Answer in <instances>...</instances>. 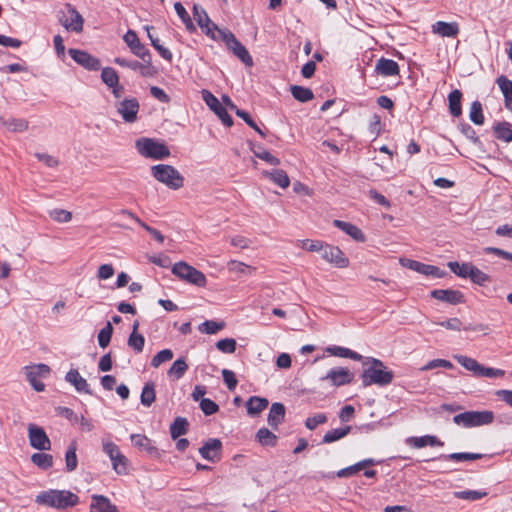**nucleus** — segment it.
<instances>
[{
  "label": "nucleus",
  "instance_id": "obj_52",
  "mask_svg": "<svg viewBox=\"0 0 512 512\" xmlns=\"http://www.w3.org/2000/svg\"><path fill=\"white\" fill-rule=\"evenodd\" d=\"M114 61L116 64L122 67H127L135 71L140 70L143 75H146V70L148 69V66L138 61H131L120 57H117Z\"/></svg>",
  "mask_w": 512,
  "mask_h": 512
},
{
  "label": "nucleus",
  "instance_id": "obj_57",
  "mask_svg": "<svg viewBox=\"0 0 512 512\" xmlns=\"http://www.w3.org/2000/svg\"><path fill=\"white\" fill-rule=\"evenodd\" d=\"M174 9H175L177 15L179 16V18L185 24L186 28L188 30H192L194 28L193 23L191 21V18L189 16L188 12L184 8V6L180 2H176L174 4Z\"/></svg>",
  "mask_w": 512,
  "mask_h": 512
},
{
  "label": "nucleus",
  "instance_id": "obj_56",
  "mask_svg": "<svg viewBox=\"0 0 512 512\" xmlns=\"http://www.w3.org/2000/svg\"><path fill=\"white\" fill-rule=\"evenodd\" d=\"M328 420L326 414L324 413H317L310 417H308L305 421V426L309 430H314L317 428V426L326 423Z\"/></svg>",
  "mask_w": 512,
  "mask_h": 512
},
{
  "label": "nucleus",
  "instance_id": "obj_6",
  "mask_svg": "<svg viewBox=\"0 0 512 512\" xmlns=\"http://www.w3.org/2000/svg\"><path fill=\"white\" fill-rule=\"evenodd\" d=\"M494 420L492 411H467L454 416L453 422L464 427L488 425Z\"/></svg>",
  "mask_w": 512,
  "mask_h": 512
},
{
  "label": "nucleus",
  "instance_id": "obj_13",
  "mask_svg": "<svg viewBox=\"0 0 512 512\" xmlns=\"http://www.w3.org/2000/svg\"><path fill=\"white\" fill-rule=\"evenodd\" d=\"M123 39L133 54L141 58L147 64H150L151 57L149 50L140 42L135 31L128 30Z\"/></svg>",
  "mask_w": 512,
  "mask_h": 512
},
{
  "label": "nucleus",
  "instance_id": "obj_47",
  "mask_svg": "<svg viewBox=\"0 0 512 512\" xmlns=\"http://www.w3.org/2000/svg\"><path fill=\"white\" fill-rule=\"evenodd\" d=\"M469 117L470 120L476 125H482L484 123L482 105L479 101H474L471 104Z\"/></svg>",
  "mask_w": 512,
  "mask_h": 512
},
{
  "label": "nucleus",
  "instance_id": "obj_54",
  "mask_svg": "<svg viewBox=\"0 0 512 512\" xmlns=\"http://www.w3.org/2000/svg\"><path fill=\"white\" fill-rule=\"evenodd\" d=\"M173 351L171 349H163L159 351L151 360V366L158 368L162 363L168 362L173 358Z\"/></svg>",
  "mask_w": 512,
  "mask_h": 512
},
{
  "label": "nucleus",
  "instance_id": "obj_12",
  "mask_svg": "<svg viewBox=\"0 0 512 512\" xmlns=\"http://www.w3.org/2000/svg\"><path fill=\"white\" fill-rule=\"evenodd\" d=\"M321 256L325 261L338 268H346L349 265V259L337 246L325 244L321 251Z\"/></svg>",
  "mask_w": 512,
  "mask_h": 512
},
{
  "label": "nucleus",
  "instance_id": "obj_41",
  "mask_svg": "<svg viewBox=\"0 0 512 512\" xmlns=\"http://www.w3.org/2000/svg\"><path fill=\"white\" fill-rule=\"evenodd\" d=\"M292 96L300 102H308L313 99L314 94L310 88L293 85L290 87Z\"/></svg>",
  "mask_w": 512,
  "mask_h": 512
},
{
  "label": "nucleus",
  "instance_id": "obj_2",
  "mask_svg": "<svg viewBox=\"0 0 512 512\" xmlns=\"http://www.w3.org/2000/svg\"><path fill=\"white\" fill-rule=\"evenodd\" d=\"M78 500L79 498L76 494L64 490H50L40 493L36 498L38 503L57 509L75 506Z\"/></svg>",
  "mask_w": 512,
  "mask_h": 512
},
{
  "label": "nucleus",
  "instance_id": "obj_4",
  "mask_svg": "<svg viewBox=\"0 0 512 512\" xmlns=\"http://www.w3.org/2000/svg\"><path fill=\"white\" fill-rule=\"evenodd\" d=\"M103 452L109 457L112 469L118 475H126L129 468L128 458L120 451L118 445L110 440L102 441Z\"/></svg>",
  "mask_w": 512,
  "mask_h": 512
},
{
  "label": "nucleus",
  "instance_id": "obj_42",
  "mask_svg": "<svg viewBox=\"0 0 512 512\" xmlns=\"http://www.w3.org/2000/svg\"><path fill=\"white\" fill-rule=\"evenodd\" d=\"M31 461L37 467L47 470L53 465V456L46 453H34L31 456Z\"/></svg>",
  "mask_w": 512,
  "mask_h": 512
},
{
  "label": "nucleus",
  "instance_id": "obj_1",
  "mask_svg": "<svg viewBox=\"0 0 512 512\" xmlns=\"http://www.w3.org/2000/svg\"><path fill=\"white\" fill-rule=\"evenodd\" d=\"M363 365L361 378L364 387L371 385L387 386L392 383L394 373L381 360L372 357L367 358Z\"/></svg>",
  "mask_w": 512,
  "mask_h": 512
},
{
  "label": "nucleus",
  "instance_id": "obj_62",
  "mask_svg": "<svg viewBox=\"0 0 512 512\" xmlns=\"http://www.w3.org/2000/svg\"><path fill=\"white\" fill-rule=\"evenodd\" d=\"M216 347L223 353H234L236 350V341L232 338L221 339L216 343Z\"/></svg>",
  "mask_w": 512,
  "mask_h": 512
},
{
  "label": "nucleus",
  "instance_id": "obj_31",
  "mask_svg": "<svg viewBox=\"0 0 512 512\" xmlns=\"http://www.w3.org/2000/svg\"><path fill=\"white\" fill-rule=\"evenodd\" d=\"M0 122L11 132H23L28 129V121L25 119L1 116Z\"/></svg>",
  "mask_w": 512,
  "mask_h": 512
},
{
  "label": "nucleus",
  "instance_id": "obj_64",
  "mask_svg": "<svg viewBox=\"0 0 512 512\" xmlns=\"http://www.w3.org/2000/svg\"><path fill=\"white\" fill-rule=\"evenodd\" d=\"M325 243L319 240L305 239L301 241V248L310 252H321Z\"/></svg>",
  "mask_w": 512,
  "mask_h": 512
},
{
  "label": "nucleus",
  "instance_id": "obj_24",
  "mask_svg": "<svg viewBox=\"0 0 512 512\" xmlns=\"http://www.w3.org/2000/svg\"><path fill=\"white\" fill-rule=\"evenodd\" d=\"M285 418V407L282 403H273L270 407L268 414V424L274 430L278 429V426L284 421Z\"/></svg>",
  "mask_w": 512,
  "mask_h": 512
},
{
  "label": "nucleus",
  "instance_id": "obj_48",
  "mask_svg": "<svg viewBox=\"0 0 512 512\" xmlns=\"http://www.w3.org/2000/svg\"><path fill=\"white\" fill-rule=\"evenodd\" d=\"M101 79L108 87L116 86L119 83V76L111 67H105L102 69Z\"/></svg>",
  "mask_w": 512,
  "mask_h": 512
},
{
  "label": "nucleus",
  "instance_id": "obj_34",
  "mask_svg": "<svg viewBox=\"0 0 512 512\" xmlns=\"http://www.w3.org/2000/svg\"><path fill=\"white\" fill-rule=\"evenodd\" d=\"M263 174L283 189L289 187L290 185V179L284 170L275 169L271 172L266 171Z\"/></svg>",
  "mask_w": 512,
  "mask_h": 512
},
{
  "label": "nucleus",
  "instance_id": "obj_61",
  "mask_svg": "<svg viewBox=\"0 0 512 512\" xmlns=\"http://www.w3.org/2000/svg\"><path fill=\"white\" fill-rule=\"evenodd\" d=\"M453 364L445 359H434L429 361L426 365L421 368V371H428L436 368H446L451 369Z\"/></svg>",
  "mask_w": 512,
  "mask_h": 512
},
{
  "label": "nucleus",
  "instance_id": "obj_30",
  "mask_svg": "<svg viewBox=\"0 0 512 512\" xmlns=\"http://www.w3.org/2000/svg\"><path fill=\"white\" fill-rule=\"evenodd\" d=\"M269 405L266 398L252 396L246 402L247 413L250 416H256Z\"/></svg>",
  "mask_w": 512,
  "mask_h": 512
},
{
  "label": "nucleus",
  "instance_id": "obj_20",
  "mask_svg": "<svg viewBox=\"0 0 512 512\" xmlns=\"http://www.w3.org/2000/svg\"><path fill=\"white\" fill-rule=\"evenodd\" d=\"M431 297L453 305L464 302V296L458 290L436 289L431 292Z\"/></svg>",
  "mask_w": 512,
  "mask_h": 512
},
{
  "label": "nucleus",
  "instance_id": "obj_33",
  "mask_svg": "<svg viewBox=\"0 0 512 512\" xmlns=\"http://www.w3.org/2000/svg\"><path fill=\"white\" fill-rule=\"evenodd\" d=\"M461 99L462 93L458 89L453 90L448 95L449 111L454 117H459L462 114Z\"/></svg>",
  "mask_w": 512,
  "mask_h": 512
},
{
  "label": "nucleus",
  "instance_id": "obj_17",
  "mask_svg": "<svg viewBox=\"0 0 512 512\" xmlns=\"http://www.w3.org/2000/svg\"><path fill=\"white\" fill-rule=\"evenodd\" d=\"M353 379V374L347 368L331 369L321 378V380H329L334 386H342L349 384Z\"/></svg>",
  "mask_w": 512,
  "mask_h": 512
},
{
  "label": "nucleus",
  "instance_id": "obj_23",
  "mask_svg": "<svg viewBox=\"0 0 512 512\" xmlns=\"http://www.w3.org/2000/svg\"><path fill=\"white\" fill-rule=\"evenodd\" d=\"M460 29L456 22L437 21L432 25V32L442 37H455Z\"/></svg>",
  "mask_w": 512,
  "mask_h": 512
},
{
  "label": "nucleus",
  "instance_id": "obj_63",
  "mask_svg": "<svg viewBox=\"0 0 512 512\" xmlns=\"http://www.w3.org/2000/svg\"><path fill=\"white\" fill-rule=\"evenodd\" d=\"M199 405L202 412L207 416L213 415L219 410V406L209 398L201 399Z\"/></svg>",
  "mask_w": 512,
  "mask_h": 512
},
{
  "label": "nucleus",
  "instance_id": "obj_8",
  "mask_svg": "<svg viewBox=\"0 0 512 512\" xmlns=\"http://www.w3.org/2000/svg\"><path fill=\"white\" fill-rule=\"evenodd\" d=\"M115 107L124 122L134 123L137 121L140 105L136 98L117 101Z\"/></svg>",
  "mask_w": 512,
  "mask_h": 512
},
{
  "label": "nucleus",
  "instance_id": "obj_28",
  "mask_svg": "<svg viewBox=\"0 0 512 512\" xmlns=\"http://www.w3.org/2000/svg\"><path fill=\"white\" fill-rule=\"evenodd\" d=\"M407 443L414 448H423L425 446H443L444 443L439 440L436 436L425 435L421 437H410L407 439Z\"/></svg>",
  "mask_w": 512,
  "mask_h": 512
},
{
  "label": "nucleus",
  "instance_id": "obj_3",
  "mask_svg": "<svg viewBox=\"0 0 512 512\" xmlns=\"http://www.w3.org/2000/svg\"><path fill=\"white\" fill-rule=\"evenodd\" d=\"M151 174L158 182L173 190L180 189L184 184V177L171 165H154L151 167Z\"/></svg>",
  "mask_w": 512,
  "mask_h": 512
},
{
  "label": "nucleus",
  "instance_id": "obj_43",
  "mask_svg": "<svg viewBox=\"0 0 512 512\" xmlns=\"http://www.w3.org/2000/svg\"><path fill=\"white\" fill-rule=\"evenodd\" d=\"M156 393H155V385L153 382H148L144 385L141 393V403L146 406L150 407L151 404L155 401Z\"/></svg>",
  "mask_w": 512,
  "mask_h": 512
},
{
  "label": "nucleus",
  "instance_id": "obj_35",
  "mask_svg": "<svg viewBox=\"0 0 512 512\" xmlns=\"http://www.w3.org/2000/svg\"><path fill=\"white\" fill-rule=\"evenodd\" d=\"M187 370L188 364L186 363L185 358L181 357L174 361L172 366L167 371V374L169 377L175 380H179L184 376Z\"/></svg>",
  "mask_w": 512,
  "mask_h": 512
},
{
  "label": "nucleus",
  "instance_id": "obj_25",
  "mask_svg": "<svg viewBox=\"0 0 512 512\" xmlns=\"http://www.w3.org/2000/svg\"><path fill=\"white\" fill-rule=\"evenodd\" d=\"M376 71L384 77L396 76L399 74V65L394 60L381 58L377 61Z\"/></svg>",
  "mask_w": 512,
  "mask_h": 512
},
{
  "label": "nucleus",
  "instance_id": "obj_60",
  "mask_svg": "<svg viewBox=\"0 0 512 512\" xmlns=\"http://www.w3.org/2000/svg\"><path fill=\"white\" fill-rule=\"evenodd\" d=\"M254 154L257 158L267 162L270 165L277 166L280 164V160L277 157L273 156L270 152L263 148L254 150Z\"/></svg>",
  "mask_w": 512,
  "mask_h": 512
},
{
  "label": "nucleus",
  "instance_id": "obj_46",
  "mask_svg": "<svg viewBox=\"0 0 512 512\" xmlns=\"http://www.w3.org/2000/svg\"><path fill=\"white\" fill-rule=\"evenodd\" d=\"M65 462L67 471L71 472L77 468L76 443L72 442L65 454Z\"/></svg>",
  "mask_w": 512,
  "mask_h": 512
},
{
  "label": "nucleus",
  "instance_id": "obj_36",
  "mask_svg": "<svg viewBox=\"0 0 512 512\" xmlns=\"http://www.w3.org/2000/svg\"><path fill=\"white\" fill-rule=\"evenodd\" d=\"M482 458L480 453L457 452L448 455H440L437 459L452 460L456 462L478 460ZM433 458L432 460H435Z\"/></svg>",
  "mask_w": 512,
  "mask_h": 512
},
{
  "label": "nucleus",
  "instance_id": "obj_49",
  "mask_svg": "<svg viewBox=\"0 0 512 512\" xmlns=\"http://www.w3.org/2000/svg\"><path fill=\"white\" fill-rule=\"evenodd\" d=\"M113 326L111 322H107L105 327L102 328L98 334V343L101 348H106L112 337Z\"/></svg>",
  "mask_w": 512,
  "mask_h": 512
},
{
  "label": "nucleus",
  "instance_id": "obj_11",
  "mask_svg": "<svg viewBox=\"0 0 512 512\" xmlns=\"http://www.w3.org/2000/svg\"><path fill=\"white\" fill-rule=\"evenodd\" d=\"M26 377L31 386L37 392H41L44 390L45 385L40 381V378L46 377L50 368L46 364H37L34 366L25 367Z\"/></svg>",
  "mask_w": 512,
  "mask_h": 512
},
{
  "label": "nucleus",
  "instance_id": "obj_15",
  "mask_svg": "<svg viewBox=\"0 0 512 512\" xmlns=\"http://www.w3.org/2000/svg\"><path fill=\"white\" fill-rule=\"evenodd\" d=\"M67 13L60 18L61 24L70 31L81 32L83 30V17L81 14L71 5H66Z\"/></svg>",
  "mask_w": 512,
  "mask_h": 512
},
{
  "label": "nucleus",
  "instance_id": "obj_29",
  "mask_svg": "<svg viewBox=\"0 0 512 512\" xmlns=\"http://www.w3.org/2000/svg\"><path fill=\"white\" fill-rule=\"evenodd\" d=\"M411 270L421 273L426 276H432L435 278H441L444 276V271L440 270L437 266L424 264L419 261L416 263H410Z\"/></svg>",
  "mask_w": 512,
  "mask_h": 512
},
{
  "label": "nucleus",
  "instance_id": "obj_55",
  "mask_svg": "<svg viewBox=\"0 0 512 512\" xmlns=\"http://www.w3.org/2000/svg\"><path fill=\"white\" fill-rule=\"evenodd\" d=\"M49 216L58 223H67L72 219V213L70 211L59 208L50 210Z\"/></svg>",
  "mask_w": 512,
  "mask_h": 512
},
{
  "label": "nucleus",
  "instance_id": "obj_9",
  "mask_svg": "<svg viewBox=\"0 0 512 512\" xmlns=\"http://www.w3.org/2000/svg\"><path fill=\"white\" fill-rule=\"evenodd\" d=\"M201 94L206 105L221 119L222 123L227 127L232 126L233 119L219 100L208 90H202Z\"/></svg>",
  "mask_w": 512,
  "mask_h": 512
},
{
  "label": "nucleus",
  "instance_id": "obj_37",
  "mask_svg": "<svg viewBox=\"0 0 512 512\" xmlns=\"http://www.w3.org/2000/svg\"><path fill=\"white\" fill-rule=\"evenodd\" d=\"M256 439L262 446L274 447L277 436L267 428H260L256 433Z\"/></svg>",
  "mask_w": 512,
  "mask_h": 512
},
{
  "label": "nucleus",
  "instance_id": "obj_10",
  "mask_svg": "<svg viewBox=\"0 0 512 512\" xmlns=\"http://www.w3.org/2000/svg\"><path fill=\"white\" fill-rule=\"evenodd\" d=\"M28 438L30 445L37 450H50L51 441L42 427L35 424L28 425Z\"/></svg>",
  "mask_w": 512,
  "mask_h": 512
},
{
  "label": "nucleus",
  "instance_id": "obj_32",
  "mask_svg": "<svg viewBox=\"0 0 512 512\" xmlns=\"http://www.w3.org/2000/svg\"><path fill=\"white\" fill-rule=\"evenodd\" d=\"M454 359L465 369L471 371L475 376L480 375L483 365L477 360L464 355H455Z\"/></svg>",
  "mask_w": 512,
  "mask_h": 512
},
{
  "label": "nucleus",
  "instance_id": "obj_16",
  "mask_svg": "<svg viewBox=\"0 0 512 512\" xmlns=\"http://www.w3.org/2000/svg\"><path fill=\"white\" fill-rule=\"evenodd\" d=\"M229 43L226 45L233 54L239 58L246 66L251 67L253 65V59L246 49V47L235 37V35H229Z\"/></svg>",
  "mask_w": 512,
  "mask_h": 512
},
{
  "label": "nucleus",
  "instance_id": "obj_39",
  "mask_svg": "<svg viewBox=\"0 0 512 512\" xmlns=\"http://www.w3.org/2000/svg\"><path fill=\"white\" fill-rule=\"evenodd\" d=\"M148 37L151 41L152 46L158 51L160 56L164 58L165 60L171 61L172 60V53L169 49L165 48L163 45L160 44V40L157 37H154L151 33V30L153 27L146 26L145 27Z\"/></svg>",
  "mask_w": 512,
  "mask_h": 512
},
{
  "label": "nucleus",
  "instance_id": "obj_45",
  "mask_svg": "<svg viewBox=\"0 0 512 512\" xmlns=\"http://www.w3.org/2000/svg\"><path fill=\"white\" fill-rule=\"evenodd\" d=\"M225 327L224 322H216L213 320H206L202 324L199 325L198 329L201 333L205 334H216L220 330H222Z\"/></svg>",
  "mask_w": 512,
  "mask_h": 512
},
{
  "label": "nucleus",
  "instance_id": "obj_7",
  "mask_svg": "<svg viewBox=\"0 0 512 512\" xmlns=\"http://www.w3.org/2000/svg\"><path fill=\"white\" fill-rule=\"evenodd\" d=\"M172 273L181 280L198 287H204L207 283L204 273L183 261L174 264Z\"/></svg>",
  "mask_w": 512,
  "mask_h": 512
},
{
  "label": "nucleus",
  "instance_id": "obj_5",
  "mask_svg": "<svg viewBox=\"0 0 512 512\" xmlns=\"http://www.w3.org/2000/svg\"><path fill=\"white\" fill-rule=\"evenodd\" d=\"M138 152L146 157L162 160L170 156L169 148L164 144L150 138H141L136 141Z\"/></svg>",
  "mask_w": 512,
  "mask_h": 512
},
{
  "label": "nucleus",
  "instance_id": "obj_21",
  "mask_svg": "<svg viewBox=\"0 0 512 512\" xmlns=\"http://www.w3.org/2000/svg\"><path fill=\"white\" fill-rule=\"evenodd\" d=\"M91 499L90 512H119L117 507L103 495L94 494Z\"/></svg>",
  "mask_w": 512,
  "mask_h": 512
},
{
  "label": "nucleus",
  "instance_id": "obj_27",
  "mask_svg": "<svg viewBox=\"0 0 512 512\" xmlns=\"http://www.w3.org/2000/svg\"><path fill=\"white\" fill-rule=\"evenodd\" d=\"M505 101V107L512 111V80L508 79L506 76L501 75L496 80Z\"/></svg>",
  "mask_w": 512,
  "mask_h": 512
},
{
  "label": "nucleus",
  "instance_id": "obj_59",
  "mask_svg": "<svg viewBox=\"0 0 512 512\" xmlns=\"http://www.w3.org/2000/svg\"><path fill=\"white\" fill-rule=\"evenodd\" d=\"M131 441L134 446L143 448L147 451H151L154 449V447L151 446V441L149 438H147L144 435L141 434H132L131 435Z\"/></svg>",
  "mask_w": 512,
  "mask_h": 512
},
{
  "label": "nucleus",
  "instance_id": "obj_22",
  "mask_svg": "<svg viewBox=\"0 0 512 512\" xmlns=\"http://www.w3.org/2000/svg\"><path fill=\"white\" fill-rule=\"evenodd\" d=\"M65 380L74 386L77 392L91 394L89 384L76 369H71L67 372Z\"/></svg>",
  "mask_w": 512,
  "mask_h": 512
},
{
  "label": "nucleus",
  "instance_id": "obj_26",
  "mask_svg": "<svg viewBox=\"0 0 512 512\" xmlns=\"http://www.w3.org/2000/svg\"><path fill=\"white\" fill-rule=\"evenodd\" d=\"M334 225L345 232L347 235L352 237L354 240L363 242L365 240V236L362 231L354 224L345 222L342 220H334Z\"/></svg>",
  "mask_w": 512,
  "mask_h": 512
},
{
  "label": "nucleus",
  "instance_id": "obj_14",
  "mask_svg": "<svg viewBox=\"0 0 512 512\" xmlns=\"http://www.w3.org/2000/svg\"><path fill=\"white\" fill-rule=\"evenodd\" d=\"M69 55L79 65L90 71H97L101 67L100 60L84 50L69 49Z\"/></svg>",
  "mask_w": 512,
  "mask_h": 512
},
{
  "label": "nucleus",
  "instance_id": "obj_51",
  "mask_svg": "<svg viewBox=\"0 0 512 512\" xmlns=\"http://www.w3.org/2000/svg\"><path fill=\"white\" fill-rule=\"evenodd\" d=\"M448 267L451 271L459 277L467 278L469 276L470 268L472 267L471 263H459V262H449Z\"/></svg>",
  "mask_w": 512,
  "mask_h": 512
},
{
  "label": "nucleus",
  "instance_id": "obj_19",
  "mask_svg": "<svg viewBox=\"0 0 512 512\" xmlns=\"http://www.w3.org/2000/svg\"><path fill=\"white\" fill-rule=\"evenodd\" d=\"M193 17L196 20L202 31L211 38H216L215 33L212 31V25L214 24L206 11L199 5L195 4L193 7Z\"/></svg>",
  "mask_w": 512,
  "mask_h": 512
},
{
  "label": "nucleus",
  "instance_id": "obj_18",
  "mask_svg": "<svg viewBox=\"0 0 512 512\" xmlns=\"http://www.w3.org/2000/svg\"><path fill=\"white\" fill-rule=\"evenodd\" d=\"M221 447L222 444L219 439H209L199 449V453L204 459L211 462H216L220 459Z\"/></svg>",
  "mask_w": 512,
  "mask_h": 512
},
{
  "label": "nucleus",
  "instance_id": "obj_50",
  "mask_svg": "<svg viewBox=\"0 0 512 512\" xmlns=\"http://www.w3.org/2000/svg\"><path fill=\"white\" fill-rule=\"evenodd\" d=\"M494 132L498 139L503 140L505 142L512 141V130L510 129L508 123H498L494 127Z\"/></svg>",
  "mask_w": 512,
  "mask_h": 512
},
{
  "label": "nucleus",
  "instance_id": "obj_44",
  "mask_svg": "<svg viewBox=\"0 0 512 512\" xmlns=\"http://www.w3.org/2000/svg\"><path fill=\"white\" fill-rule=\"evenodd\" d=\"M455 498L468 500V501H476L487 496L486 491H478V490H464V491H455L453 493Z\"/></svg>",
  "mask_w": 512,
  "mask_h": 512
},
{
  "label": "nucleus",
  "instance_id": "obj_53",
  "mask_svg": "<svg viewBox=\"0 0 512 512\" xmlns=\"http://www.w3.org/2000/svg\"><path fill=\"white\" fill-rule=\"evenodd\" d=\"M128 346L132 348L136 353H141L144 348L145 338L142 334L131 333L128 342Z\"/></svg>",
  "mask_w": 512,
  "mask_h": 512
},
{
  "label": "nucleus",
  "instance_id": "obj_58",
  "mask_svg": "<svg viewBox=\"0 0 512 512\" xmlns=\"http://www.w3.org/2000/svg\"><path fill=\"white\" fill-rule=\"evenodd\" d=\"M469 272L470 273H469L468 278H470L474 283H476L478 285H483L484 283H486L489 280L488 275L485 274L484 272H482L480 269H478L474 265H472Z\"/></svg>",
  "mask_w": 512,
  "mask_h": 512
},
{
  "label": "nucleus",
  "instance_id": "obj_38",
  "mask_svg": "<svg viewBox=\"0 0 512 512\" xmlns=\"http://www.w3.org/2000/svg\"><path fill=\"white\" fill-rule=\"evenodd\" d=\"M189 423L186 418L177 417L170 426V433L173 439H177L188 431Z\"/></svg>",
  "mask_w": 512,
  "mask_h": 512
},
{
  "label": "nucleus",
  "instance_id": "obj_40",
  "mask_svg": "<svg viewBox=\"0 0 512 512\" xmlns=\"http://www.w3.org/2000/svg\"><path fill=\"white\" fill-rule=\"evenodd\" d=\"M351 431L350 426L329 430L323 437V443H332L347 436Z\"/></svg>",
  "mask_w": 512,
  "mask_h": 512
}]
</instances>
